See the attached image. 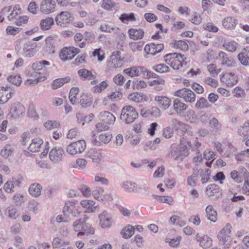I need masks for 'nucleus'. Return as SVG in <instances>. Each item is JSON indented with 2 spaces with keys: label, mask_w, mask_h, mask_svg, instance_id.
<instances>
[{
  "label": "nucleus",
  "mask_w": 249,
  "mask_h": 249,
  "mask_svg": "<svg viewBox=\"0 0 249 249\" xmlns=\"http://www.w3.org/2000/svg\"><path fill=\"white\" fill-rule=\"evenodd\" d=\"M174 125L175 130L178 132L181 131L183 133V136L179 141V144L177 145L174 143L171 145L170 156L176 160H182L184 158L189 155L190 149H192L193 146L189 137H192L188 129L189 126L184 123L175 120Z\"/></svg>",
  "instance_id": "1"
},
{
  "label": "nucleus",
  "mask_w": 249,
  "mask_h": 249,
  "mask_svg": "<svg viewBox=\"0 0 249 249\" xmlns=\"http://www.w3.org/2000/svg\"><path fill=\"white\" fill-rule=\"evenodd\" d=\"M165 62L173 69L178 70L186 64L187 58L185 55L178 53H172L164 56Z\"/></svg>",
  "instance_id": "2"
},
{
  "label": "nucleus",
  "mask_w": 249,
  "mask_h": 249,
  "mask_svg": "<svg viewBox=\"0 0 249 249\" xmlns=\"http://www.w3.org/2000/svg\"><path fill=\"white\" fill-rule=\"evenodd\" d=\"M88 218V217L86 216L83 219L76 220L73 222V229L74 231L77 232V237L94 233V228L91 225L88 224L86 222Z\"/></svg>",
  "instance_id": "3"
},
{
  "label": "nucleus",
  "mask_w": 249,
  "mask_h": 249,
  "mask_svg": "<svg viewBox=\"0 0 249 249\" xmlns=\"http://www.w3.org/2000/svg\"><path fill=\"white\" fill-rule=\"evenodd\" d=\"M138 117L136 108L131 105H126L122 108L120 118L124 124H129L134 122Z\"/></svg>",
  "instance_id": "4"
},
{
  "label": "nucleus",
  "mask_w": 249,
  "mask_h": 249,
  "mask_svg": "<svg viewBox=\"0 0 249 249\" xmlns=\"http://www.w3.org/2000/svg\"><path fill=\"white\" fill-rule=\"evenodd\" d=\"M154 101L158 107H152V115H159L160 113V108L163 110L168 109L171 106L172 100L170 98L163 95H157L154 98Z\"/></svg>",
  "instance_id": "5"
},
{
  "label": "nucleus",
  "mask_w": 249,
  "mask_h": 249,
  "mask_svg": "<svg viewBox=\"0 0 249 249\" xmlns=\"http://www.w3.org/2000/svg\"><path fill=\"white\" fill-rule=\"evenodd\" d=\"M231 227L230 224H227L226 226L221 230L217 238L219 240V245L222 246V249L229 248L231 244Z\"/></svg>",
  "instance_id": "6"
},
{
  "label": "nucleus",
  "mask_w": 249,
  "mask_h": 249,
  "mask_svg": "<svg viewBox=\"0 0 249 249\" xmlns=\"http://www.w3.org/2000/svg\"><path fill=\"white\" fill-rule=\"evenodd\" d=\"M80 52V50L73 46L64 47L59 53V56L63 61L72 60L76 54Z\"/></svg>",
  "instance_id": "7"
},
{
  "label": "nucleus",
  "mask_w": 249,
  "mask_h": 249,
  "mask_svg": "<svg viewBox=\"0 0 249 249\" xmlns=\"http://www.w3.org/2000/svg\"><path fill=\"white\" fill-rule=\"evenodd\" d=\"M174 95L183 99L186 103H193L196 101L195 93L188 88H183L176 91Z\"/></svg>",
  "instance_id": "8"
},
{
  "label": "nucleus",
  "mask_w": 249,
  "mask_h": 249,
  "mask_svg": "<svg viewBox=\"0 0 249 249\" xmlns=\"http://www.w3.org/2000/svg\"><path fill=\"white\" fill-rule=\"evenodd\" d=\"M123 72L131 77H138L141 75H142L143 76H148V71L147 69L143 66L129 67L124 69Z\"/></svg>",
  "instance_id": "9"
},
{
  "label": "nucleus",
  "mask_w": 249,
  "mask_h": 249,
  "mask_svg": "<svg viewBox=\"0 0 249 249\" xmlns=\"http://www.w3.org/2000/svg\"><path fill=\"white\" fill-rule=\"evenodd\" d=\"M86 143L85 141L80 140L71 142L69 144L66 148L67 152L72 155L81 153L86 149Z\"/></svg>",
  "instance_id": "10"
},
{
  "label": "nucleus",
  "mask_w": 249,
  "mask_h": 249,
  "mask_svg": "<svg viewBox=\"0 0 249 249\" xmlns=\"http://www.w3.org/2000/svg\"><path fill=\"white\" fill-rule=\"evenodd\" d=\"M71 13L68 11H62L55 17L56 24L59 26L65 27L73 19Z\"/></svg>",
  "instance_id": "11"
},
{
  "label": "nucleus",
  "mask_w": 249,
  "mask_h": 249,
  "mask_svg": "<svg viewBox=\"0 0 249 249\" xmlns=\"http://www.w3.org/2000/svg\"><path fill=\"white\" fill-rule=\"evenodd\" d=\"M50 62L46 60L35 62L32 64V69L27 71L26 75L29 78L36 77L39 71H46L47 69L44 65H49Z\"/></svg>",
  "instance_id": "12"
},
{
  "label": "nucleus",
  "mask_w": 249,
  "mask_h": 249,
  "mask_svg": "<svg viewBox=\"0 0 249 249\" xmlns=\"http://www.w3.org/2000/svg\"><path fill=\"white\" fill-rule=\"evenodd\" d=\"M220 80L226 86L231 87L238 83V77L234 73L226 72L220 75Z\"/></svg>",
  "instance_id": "13"
},
{
  "label": "nucleus",
  "mask_w": 249,
  "mask_h": 249,
  "mask_svg": "<svg viewBox=\"0 0 249 249\" xmlns=\"http://www.w3.org/2000/svg\"><path fill=\"white\" fill-rule=\"evenodd\" d=\"M217 59L220 62L222 66L233 68L236 64V62L234 59L223 51H220L218 53Z\"/></svg>",
  "instance_id": "14"
},
{
  "label": "nucleus",
  "mask_w": 249,
  "mask_h": 249,
  "mask_svg": "<svg viewBox=\"0 0 249 249\" xmlns=\"http://www.w3.org/2000/svg\"><path fill=\"white\" fill-rule=\"evenodd\" d=\"M25 108L19 102L13 103L10 108L9 115L14 119L20 118L24 114Z\"/></svg>",
  "instance_id": "15"
},
{
  "label": "nucleus",
  "mask_w": 249,
  "mask_h": 249,
  "mask_svg": "<svg viewBox=\"0 0 249 249\" xmlns=\"http://www.w3.org/2000/svg\"><path fill=\"white\" fill-rule=\"evenodd\" d=\"M65 155V151L62 148L54 147L50 150L49 157L52 162L57 163L63 160Z\"/></svg>",
  "instance_id": "16"
},
{
  "label": "nucleus",
  "mask_w": 249,
  "mask_h": 249,
  "mask_svg": "<svg viewBox=\"0 0 249 249\" xmlns=\"http://www.w3.org/2000/svg\"><path fill=\"white\" fill-rule=\"evenodd\" d=\"M63 214L67 216L71 215L74 216H77L80 213L78 208L74 202L67 201L63 210Z\"/></svg>",
  "instance_id": "17"
},
{
  "label": "nucleus",
  "mask_w": 249,
  "mask_h": 249,
  "mask_svg": "<svg viewBox=\"0 0 249 249\" xmlns=\"http://www.w3.org/2000/svg\"><path fill=\"white\" fill-rule=\"evenodd\" d=\"M189 41L186 39H172L170 46L175 50L182 52H186L189 49Z\"/></svg>",
  "instance_id": "18"
},
{
  "label": "nucleus",
  "mask_w": 249,
  "mask_h": 249,
  "mask_svg": "<svg viewBox=\"0 0 249 249\" xmlns=\"http://www.w3.org/2000/svg\"><path fill=\"white\" fill-rule=\"evenodd\" d=\"M14 90L10 86L0 87V104L6 103L14 94Z\"/></svg>",
  "instance_id": "19"
},
{
  "label": "nucleus",
  "mask_w": 249,
  "mask_h": 249,
  "mask_svg": "<svg viewBox=\"0 0 249 249\" xmlns=\"http://www.w3.org/2000/svg\"><path fill=\"white\" fill-rule=\"evenodd\" d=\"M164 48V46L162 43H150L145 46L144 50L146 54L154 55L162 51Z\"/></svg>",
  "instance_id": "20"
},
{
  "label": "nucleus",
  "mask_w": 249,
  "mask_h": 249,
  "mask_svg": "<svg viewBox=\"0 0 249 249\" xmlns=\"http://www.w3.org/2000/svg\"><path fill=\"white\" fill-rule=\"evenodd\" d=\"M127 99L129 101L136 103L147 102L150 100L147 95L139 92H134L129 94Z\"/></svg>",
  "instance_id": "21"
},
{
  "label": "nucleus",
  "mask_w": 249,
  "mask_h": 249,
  "mask_svg": "<svg viewBox=\"0 0 249 249\" xmlns=\"http://www.w3.org/2000/svg\"><path fill=\"white\" fill-rule=\"evenodd\" d=\"M93 195L95 199L102 201H110L113 200L111 194L106 193L105 190L99 187L93 192Z\"/></svg>",
  "instance_id": "22"
},
{
  "label": "nucleus",
  "mask_w": 249,
  "mask_h": 249,
  "mask_svg": "<svg viewBox=\"0 0 249 249\" xmlns=\"http://www.w3.org/2000/svg\"><path fill=\"white\" fill-rule=\"evenodd\" d=\"M56 4L53 0H43L40 4V11L42 13L49 14L55 10Z\"/></svg>",
  "instance_id": "23"
},
{
  "label": "nucleus",
  "mask_w": 249,
  "mask_h": 249,
  "mask_svg": "<svg viewBox=\"0 0 249 249\" xmlns=\"http://www.w3.org/2000/svg\"><path fill=\"white\" fill-rule=\"evenodd\" d=\"M21 183V180L19 178H12L7 181L3 185V189L7 193L14 192L15 186H19Z\"/></svg>",
  "instance_id": "24"
},
{
  "label": "nucleus",
  "mask_w": 249,
  "mask_h": 249,
  "mask_svg": "<svg viewBox=\"0 0 249 249\" xmlns=\"http://www.w3.org/2000/svg\"><path fill=\"white\" fill-rule=\"evenodd\" d=\"M38 47L37 44L35 42H28L25 43L23 49V53L24 56H33L36 54Z\"/></svg>",
  "instance_id": "25"
},
{
  "label": "nucleus",
  "mask_w": 249,
  "mask_h": 249,
  "mask_svg": "<svg viewBox=\"0 0 249 249\" xmlns=\"http://www.w3.org/2000/svg\"><path fill=\"white\" fill-rule=\"evenodd\" d=\"M48 74L47 70L46 71H39L36 77H32L35 78H29L25 81V85L30 86L35 85L39 82H41L45 80L48 77Z\"/></svg>",
  "instance_id": "26"
},
{
  "label": "nucleus",
  "mask_w": 249,
  "mask_h": 249,
  "mask_svg": "<svg viewBox=\"0 0 249 249\" xmlns=\"http://www.w3.org/2000/svg\"><path fill=\"white\" fill-rule=\"evenodd\" d=\"M121 53L119 51L114 52L110 56V59L108 63L109 68L116 69L122 66V60L120 56Z\"/></svg>",
  "instance_id": "27"
},
{
  "label": "nucleus",
  "mask_w": 249,
  "mask_h": 249,
  "mask_svg": "<svg viewBox=\"0 0 249 249\" xmlns=\"http://www.w3.org/2000/svg\"><path fill=\"white\" fill-rule=\"evenodd\" d=\"M112 134L110 132H105L100 134L98 136L95 137L92 141V143L96 145H100L102 143H107L111 140Z\"/></svg>",
  "instance_id": "28"
},
{
  "label": "nucleus",
  "mask_w": 249,
  "mask_h": 249,
  "mask_svg": "<svg viewBox=\"0 0 249 249\" xmlns=\"http://www.w3.org/2000/svg\"><path fill=\"white\" fill-rule=\"evenodd\" d=\"M98 118L102 122L108 125L113 124L116 120L115 116L107 111L101 112L98 115Z\"/></svg>",
  "instance_id": "29"
},
{
  "label": "nucleus",
  "mask_w": 249,
  "mask_h": 249,
  "mask_svg": "<svg viewBox=\"0 0 249 249\" xmlns=\"http://www.w3.org/2000/svg\"><path fill=\"white\" fill-rule=\"evenodd\" d=\"M196 239L200 247L204 249H208L212 246V239L206 235L201 236L199 234H197Z\"/></svg>",
  "instance_id": "30"
},
{
  "label": "nucleus",
  "mask_w": 249,
  "mask_h": 249,
  "mask_svg": "<svg viewBox=\"0 0 249 249\" xmlns=\"http://www.w3.org/2000/svg\"><path fill=\"white\" fill-rule=\"evenodd\" d=\"M128 35L129 38L134 40L142 39L144 37L145 33L141 28H130L128 30Z\"/></svg>",
  "instance_id": "31"
},
{
  "label": "nucleus",
  "mask_w": 249,
  "mask_h": 249,
  "mask_svg": "<svg viewBox=\"0 0 249 249\" xmlns=\"http://www.w3.org/2000/svg\"><path fill=\"white\" fill-rule=\"evenodd\" d=\"M237 23V19L232 16H228L225 18L222 21L223 26L227 30L234 29Z\"/></svg>",
  "instance_id": "32"
},
{
  "label": "nucleus",
  "mask_w": 249,
  "mask_h": 249,
  "mask_svg": "<svg viewBox=\"0 0 249 249\" xmlns=\"http://www.w3.org/2000/svg\"><path fill=\"white\" fill-rule=\"evenodd\" d=\"M95 204L94 201L88 199H85L80 202V204L86 213L95 212L98 208V206H95Z\"/></svg>",
  "instance_id": "33"
},
{
  "label": "nucleus",
  "mask_w": 249,
  "mask_h": 249,
  "mask_svg": "<svg viewBox=\"0 0 249 249\" xmlns=\"http://www.w3.org/2000/svg\"><path fill=\"white\" fill-rule=\"evenodd\" d=\"M100 225L103 228H109L111 225V217L108 213L104 212L99 216Z\"/></svg>",
  "instance_id": "34"
},
{
  "label": "nucleus",
  "mask_w": 249,
  "mask_h": 249,
  "mask_svg": "<svg viewBox=\"0 0 249 249\" xmlns=\"http://www.w3.org/2000/svg\"><path fill=\"white\" fill-rule=\"evenodd\" d=\"M173 107L174 111L178 115H181L188 108V106L178 99L174 100Z\"/></svg>",
  "instance_id": "35"
},
{
  "label": "nucleus",
  "mask_w": 249,
  "mask_h": 249,
  "mask_svg": "<svg viewBox=\"0 0 249 249\" xmlns=\"http://www.w3.org/2000/svg\"><path fill=\"white\" fill-rule=\"evenodd\" d=\"M43 141L39 138H34L32 140L28 149L31 152H37L40 151Z\"/></svg>",
  "instance_id": "36"
},
{
  "label": "nucleus",
  "mask_w": 249,
  "mask_h": 249,
  "mask_svg": "<svg viewBox=\"0 0 249 249\" xmlns=\"http://www.w3.org/2000/svg\"><path fill=\"white\" fill-rule=\"evenodd\" d=\"M70 80L71 78L69 76L56 79L53 81L51 88L53 89H56L61 87L64 84L69 83Z\"/></svg>",
  "instance_id": "37"
},
{
  "label": "nucleus",
  "mask_w": 249,
  "mask_h": 249,
  "mask_svg": "<svg viewBox=\"0 0 249 249\" xmlns=\"http://www.w3.org/2000/svg\"><path fill=\"white\" fill-rule=\"evenodd\" d=\"M206 216L209 220L213 222L216 221L217 219V213L212 205H209L206 207Z\"/></svg>",
  "instance_id": "38"
},
{
  "label": "nucleus",
  "mask_w": 249,
  "mask_h": 249,
  "mask_svg": "<svg viewBox=\"0 0 249 249\" xmlns=\"http://www.w3.org/2000/svg\"><path fill=\"white\" fill-rule=\"evenodd\" d=\"M238 45V43L234 40L226 41L223 44L224 48L228 52L231 53L235 52Z\"/></svg>",
  "instance_id": "39"
},
{
  "label": "nucleus",
  "mask_w": 249,
  "mask_h": 249,
  "mask_svg": "<svg viewBox=\"0 0 249 249\" xmlns=\"http://www.w3.org/2000/svg\"><path fill=\"white\" fill-rule=\"evenodd\" d=\"M119 18L123 23L126 24H128L129 22H133L136 20L135 14L133 13L122 14Z\"/></svg>",
  "instance_id": "40"
},
{
  "label": "nucleus",
  "mask_w": 249,
  "mask_h": 249,
  "mask_svg": "<svg viewBox=\"0 0 249 249\" xmlns=\"http://www.w3.org/2000/svg\"><path fill=\"white\" fill-rule=\"evenodd\" d=\"M93 99L90 95L83 93L80 96V103L83 107H88L91 105Z\"/></svg>",
  "instance_id": "41"
},
{
  "label": "nucleus",
  "mask_w": 249,
  "mask_h": 249,
  "mask_svg": "<svg viewBox=\"0 0 249 249\" xmlns=\"http://www.w3.org/2000/svg\"><path fill=\"white\" fill-rule=\"evenodd\" d=\"M42 186L38 183L31 184L29 189V192L32 196L36 197L41 194Z\"/></svg>",
  "instance_id": "42"
},
{
  "label": "nucleus",
  "mask_w": 249,
  "mask_h": 249,
  "mask_svg": "<svg viewBox=\"0 0 249 249\" xmlns=\"http://www.w3.org/2000/svg\"><path fill=\"white\" fill-rule=\"evenodd\" d=\"M53 24L54 20L52 17L47 18L41 20L40 22V27L43 30H49Z\"/></svg>",
  "instance_id": "43"
},
{
  "label": "nucleus",
  "mask_w": 249,
  "mask_h": 249,
  "mask_svg": "<svg viewBox=\"0 0 249 249\" xmlns=\"http://www.w3.org/2000/svg\"><path fill=\"white\" fill-rule=\"evenodd\" d=\"M78 74L82 80H90L94 79V75L91 71L86 69H80L78 71Z\"/></svg>",
  "instance_id": "44"
},
{
  "label": "nucleus",
  "mask_w": 249,
  "mask_h": 249,
  "mask_svg": "<svg viewBox=\"0 0 249 249\" xmlns=\"http://www.w3.org/2000/svg\"><path fill=\"white\" fill-rule=\"evenodd\" d=\"M134 227L129 225L122 229L121 234L124 238L127 239L130 238L134 234Z\"/></svg>",
  "instance_id": "45"
},
{
  "label": "nucleus",
  "mask_w": 249,
  "mask_h": 249,
  "mask_svg": "<svg viewBox=\"0 0 249 249\" xmlns=\"http://www.w3.org/2000/svg\"><path fill=\"white\" fill-rule=\"evenodd\" d=\"M219 192V187L218 185L215 184H212L208 185L206 190V193L209 196H215Z\"/></svg>",
  "instance_id": "46"
},
{
  "label": "nucleus",
  "mask_w": 249,
  "mask_h": 249,
  "mask_svg": "<svg viewBox=\"0 0 249 249\" xmlns=\"http://www.w3.org/2000/svg\"><path fill=\"white\" fill-rule=\"evenodd\" d=\"M155 198L160 203H164L172 205L174 203L173 198L170 196H155Z\"/></svg>",
  "instance_id": "47"
},
{
  "label": "nucleus",
  "mask_w": 249,
  "mask_h": 249,
  "mask_svg": "<svg viewBox=\"0 0 249 249\" xmlns=\"http://www.w3.org/2000/svg\"><path fill=\"white\" fill-rule=\"evenodd\" d=\"M89 157L94 162L99 163L103 156L101 152L91 150L89 152Z\"/></svg>",
  "instance_id": "48"
},
{
  "label": "nucleus",
  "mask_w": 249,
  "mask_h": 249,
  "mask_svg": "<svg viewBox=\"0 0 249 249\" xmlns=\"http://www.w3.org/2000/svg\"><path fill=\"white\" fill-rule=\"evenodd\" d=\"M123 188L128 192H134L137 190V184L135 183L129 181L123 182L122 185Z\"/></svg>",
  "instance_id": "49"
},
{
  "label": "nucleus",
  "mask_w": 249,
  "mask_h": 249,
  "mask_svg": "<svg viewBox=\"0 0 249 249\" xmlns=\"http://www.w3.org/2000/svg\"><path fill=\"white\" fill-rule=\"evenodd\" d=\"M245 171L244 176L245 178H246L247 179L244 181L242 190L244 194L249 196V179H248L249 177V173L246 169H245Z\"/></svg>",
  "instance_id": "50"
},
{
  "label": "nucleus",
  "mask_w": 249,
  "mask_h": 249,
  "mask_svg": "<svg viewBox=\"0 0 249 249\" xmlns=\"http://www.w3.org/2000/svg\"><path fill=\"white\" fill-rule=\"evenodd\" d=\"M14 152V149L10 144H6L1 150L0 155L4 158H7L11 156Z\"/></svg>",
  "instance_id": "51"
},
{
  "label": "nucleus",
  "mask_w": 249,
  "mask_h": 249,
  "mask_svg": "<svg viewBox=\"0 0 249 249\" xmlns=\"http://www.w3.org/2000/svg\"><path fill=\"white\" fill-rule=\"evenodd\" d=\"M79 90L78 88L73 87L71 89L69 93V99L71 102L74 105L77 102V95L79 93Z\"/></svg>",
  "instance_id": "52"
},
{
  "label": "nucleus",
  "mask_w": 249,
  "mask_h": 249,
  "mask_svg": "<svg viewBox=\"0 0 249 249\" xmlns=\"http://www.w3.org/2000/svg\"><path fill=\"white\" fill-rule=\"evenodd\" d=\"M189 21L196 25H199L202 21L201 15L197 12H194L190 17Z\"/></svg>",
  "instance_id": "53"
},
{
  "label": "nucleus",
  "mask_w": 249,
  "mask_h": 249,
  "mask_svg": "<svg viewBox=\"0 0 249 249\" xmlns=\"http://www.w3.org/2000/svg\"><path fill=\"white\" fill-rule=\"evenodd\" d=\"M240 63L245 66H249V56L246 53H240L237 56Z\"/></svg>",
  "instance_id": "54"
},
{
  "label": "nucleus",
  "mask_w": 249,
  "mask_h": 249,
  "mask_svg": "<svg viewBox=\"0 0 249 249\" xmlns=\"http://www.w3.org/2000/svg\"><path fill=\"white\" fill-rule=\"evenodd\" d=\"M92 56L94 57H97L98 60L100 62L102 61L105 58V53L104 51L101 48L95 49L92 52Z\"/></svg>",
  "instance_id": "55"
},
{
  "label": "nucleus",
  "mask_w": 249,
  "mask_h": 249,
  "mask_svg": "<svg viewBox=\"0 0 249 249\" xmlns=\"http://www.w3.org/2000/svg\"><path fill=\"white\" fill-rule=\"evenodd\" d=\"M195 107L197 108H208L210 107V105L206 99L204 97H201L197 101Z\"/></svg>",
  "instance_id": "56"
},
{
  "label": "nucleus",
  "mask_w": 249,
  "mask_h": 249,
  "mask_svg": "<svg viewBox=\"0 0 249 249\" xmlns=\"http://www.w3.org/2000/svg\"><path fill=\"white\" fill-rule=\"evenodd\" d=\"M70 244L68 241L64 242L58 237H55L53 239L52 246L53 248H59L64 245H68Z\"/></svg>",
  "instance_id": "57"
},
{
  "label": "nucleus",
  "mask_w": 249,
  "mask_h": 249,
  "mask_svg": "<svg viewBox=\"0 0 249 249\" xmlns=\"http://www.w3.org/2000/svg\"><path fill=\"white\" fill-rule=\"evenodd\" d=\"M147 87V84L143 80L134 81L133 83L132 89H133L140 90L145 89Z\"/></svg>",
  "instance_id": "58"
},
{
  "label": "nucleus",
  "mask_w": 249,
  "mask_h": 249,
  "mask_svg": "<svg viewBox=\"0 0 249 249\" xmlns=\"http://www.w3.org/2000/svg\"><path fill=\"white\" fill-rule=\"evenodd\" d=\"M27 115L28 117L35 119L38 118V116L35 109V106L33 104H31L29 106L27 109Z\"/></svg>",
  "instance_id": "59"
},
{
  "label": "nucleus",
  "mask_w": 249,
  "mask_h": 249,
  "mask_svg": "<svg viewBox=\"0 0 249 249\" xmlns=\"http://www.w3.org/2000/svg\"><path fill=\"white\" fill-rule=\"evenodd\" d=\"M44 125L46 129L52 130L60 127V124L59 122L55 121H48L44 123Z\"/></svg>",
  "instance_id": "60"
},
{
  "label": "nucleus",
  "mask_w": 249,
  "mask_h": 249,
  "mask_svg": "<svg viewBox=\"0 0 249 249\" xmlns=\"http://www.w3.org/2000/svg\"><path fill=\"white\" fill-rule=\"evenodd\" d=\"M8 81L17 86H19L22 82L21 78L19 75H10L7 78Z\"/></svg>",
  "instance_id": "61"
},
{
  "label": "nucleus",
  "mask_w": 249,
  "mask_h": 249,
  "mask_svg": "<svg viewBox=\"0 0 249 249\" xmlns=\"http://www.w3.org/2000/svg\"><path fill=\"white\" fill-rule=\"evenodd\" d=\"M223 150L224 155L227 157H229L234 151V147L231 143H227L223 145Z\"/></svg>",
  "instance_id": "62"
},
{
  "label": "nucleus",
  "mask_w": 249,
  "mask_h": 249,
  "mask_svg": "<svg viewBox=\"0 0 249 249\" xmlns=\"http://www.w3.org/2000/svg\"><path fill=\"white\" fill-rule=\"evenodd\" d=\"M115 6L112 0H103L101 7L105 10H110Z\"/></svg>",
  "instance_id": "63"
},
{
  "label": "nucleus",
  "mask_w": 249,
  "mask_h": 249,
  "mask_svg": "<svg viewBox=\"0 0 249 249\" xmlns=\"http://www.w3.org/2000/svg\"><path fill=\"white\" fill-rule=\"evenodd\" d=\"M107 84L106 81H103L99 85H96L93 87L92 89V90L94 93H100L107 88Z\"/></svg>",
  "instance_id": "64"
}]
</instances>
